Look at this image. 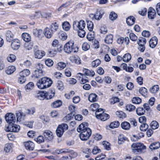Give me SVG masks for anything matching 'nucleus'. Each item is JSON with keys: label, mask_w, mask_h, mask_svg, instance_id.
Here are the masks:
<instances>
[{"label": "nucleus", "mask_w": 160, "mask_h": 160, "mask_svg": "<svg viewBox=\"0 0 160 160\" xmlns=\"http://www.w3.org/2000/svg\"><path fill=\"white\" fill-rule=\"evenodd\" d=\"M77 130L78 132H80L79 135L80 138L83 141L88 140L91 135L92 131L91 129L88 128L83 123L80 124L77 128Z\"/></svg>", "instance_id": "f257e3e1"}, {"label": "nucleus", "mask_w": 160, "mask_h": 160, "mask_svg": "<svg viewBox=\"0 0 160 160\" xmlns=\"http://www.w3.org/2000/svg\"><path fill=\"white\" fill-rule=\"evenodd\" d=\"M52 83V81L51 79L47 77H44L37 82V85L39 88L43 89L49 88Z\"/></svg>", "instance_id": "f03ea898"}, {"label": "nucleus", "mask_w": 160, "mask_h": 160, "mask_svg": "<svg viewBox=\"0 0 160 160\" xmlns=\"http://www.w3.org/2000/svg\"><path fill=\"white\" fill-rule=\"evenodd\" d=\"M64 51L68 54H70L72 52H76L78 51V48L74 46V42L72 41H70L66 43L64 45Z\"/></svg>", "instance_id": "7ed1b4c3"}, {"label": "nucleus", "mask_w": 160, "mask_h": 160, "mask_svg": "<svg viewBox=\"0 0 160 160\" xmlns=\"http://www.w3.org/2000/svg\"><path fill=\"white\" fill-rule=\"evenodd\" d=\"M133 152H141L142 150L145 149L146 147L143 144L136 142L133 143L131 145Z\"/></svg>", "instance_id": "20e7f679"}, {"label": "nucleus", "mask_w": 160, "mask_h": 160, "mask_svg": "<svg viewBox=\"0 0 160 160\" xmlns=\"http://www.w3.org/2000/svg\"><path fill=\"white\" fill-rule=\"evenodd\" d=\"M68 125L65 123H62L59 125L57 128L56 133L57 136L59 137H61L64 132L68 130Z\"/></svg>", "instance_id": "39448f33"}, {"label": "nucleus", "mask_w": 160, "mask_h": 160, "mask_svg": "<svg viewBox=\"0 0 160 160\" xmlns=\"http://www.w3.org/2000/svg\"><path fill=\"white\" fill-rule=\"evenodd\" d=\"M20 128V126L18 125L13 124H10L8 126L5 128V130L7 132H18Z\"/></svg>", "instance_id": "423d86ee"}, {"label": "nucleus", "mask_w": 160, "mask_h": 160, "mask_svg": "<svg viewBox=\"0 0 160 160\" xmlns=\"http://www.w3.org/2000/svg\"><path fill=\"white\" fill-rule=\"evenodd\" d=\"M5 118L7 122L10 124L14 123L16 121L15 115L12 113L7 114L5 116Z\"/></svg>", "instance_id": "0eeeda50"}, {"label": "nucleus", "mask_w": 160, "mask_h": 160, "mask_svg": "<svg viewBox=\"0 0 160 160\" xmlns=\"http://www.w3.org/2000/svg\"><path fill=\"white\" fill-rule=\"evenodd\" d=\"M34 55L35 58L38 59H41L44 56L46 53L44 51L42 50H36L34 49Z\"/></svg>", "instance_id": "6e6552de"}, {"label": "nucleus", "mask_w": 160, "mask_h": 160, "mask_svg": "<svg viewBox=\"0 0 160 160\" xmlns=\"http://www.w3.org/2000/svg\"><path fill=\"white\" fill-rule=\"evenodd\" d=\"M43 135L46 139L48 141H52L53 138V135L52 132L49 130H45L43 133Z\"/></svg>", "instance_id": "1a4fd4ad"}, {"label": "nucleus", "mask_w": 160, "mask_h": 160, "mask_svg": "<svg viewBox=\"0 0 160 160\" xmlns=\"http://www.w3.org/2000/svg\"><path fill=\"white\" fill-rule=\"evenodd\" d=\"M33 33L35 36L38 38L39 39H41L43 37L44 31L43 32L41 29H37L33 30Z\"/></svg>", "instance_id": "9d476101"}, {"label": "nucleus", "mask_w": 160, "mask_h": 160, "mask_svg": "<svg viewBox=\"0 0 160 160\" xmlns=\"http://www.w3.org/2000/svg\"><path fill=\"white\" fill-rule=\"evenodd\" d=\"M20 46V43L19 40L17 39H13L11 44V47L13 50L18 49Z\"/></svg>", "instance_id": "9b49d317"}, {"label": "nucleus", "mask_w": 160, "mask_h": 160, "mask_svg": "<svg viewBox=\"0 0 160 160\" xmlns=\"http://www.w3.org/2000/svg\"><path fill=\"white\" fill-rule=\"evenodd\" d=\"M156 16V13L155 9L152 7L149 8L148 11V18L153 19Z\"/></svg>", "instance_id": "f8f14e48"}, {"label": "nucleus", "mask_w": 160, "mask_h": 160, "mask_svg": "<svg viewBox=\"0 0 160 160\" xmlns=\"http://www.w3.org/2000/svg\"><path fill=\"white\" fill-rule=\"evenodd\" d=\"M24 145L27 149L32 150L34 149V144L31 141H28L24 142Z\"/></svg>", "instance_id": "ddd939ff"}, {"label": "nucleus", "mask_w": 160, "mask_h": 160, "mask_svg": "<svg viewBox=\"0 0 160 160\" xmlns=\"http://www.w3.org/2000/svg\"><path fill=\"white\" fill-rule=\"evenodd\" d=\"M149 46L152 48H155L158 43V39L154 36L149 41Z\"/></svg>", "instance_id": "4468645a"}, {"label": "nucleus", "mask_w": 160, "mask_h": 160, "mask_svg": "<svg viewBox=\"0 0 160 160\" xmlns=\"http://www.w3.org/2000/svg\"><path fill=\"white\" fill-rule=\"evenodd\" d=\"M53 32L48 28H46L44 29V35L46 38H50L53 34Z\"/></svg>", "instance_id": "2eb2a0df"}, {"label": "nucleus", "mask_w": 160, "mask_h": 160, "mask_svg": "<svg viewBox=\"0 0 160 160\" xmlns=\"http://www.w3.org/2000/svg\"><path fill=\"white\" fill-rule=\"evenodd\" d=\"M16 68L14 66H10L6 68L5 70V72L8 75L13 73L16 70Z\"/></svg>", "instance_id": "dca6fc26"}, {"label": "nucleus", "mask_w": 160, "mask_h": 160, "mask_svg": "<svg viewBox=\"0 0 160 160\" xmlns=\"http://www.w3.org/2000/svg\"><path fill=\"white\" fill-rule=\"evenodd\" d=\"M84 75L89 76L93 77L95 75V72L92 70H90L86 68H83L82 70Z\"/></svg>", "instance_id": "f3484780"}, {"label": "nucleus", "mask_w": 160, "mask_h": 160, "mask_svg": "<svg viewBox=\"0 0 160 160\" xmlns=\"http://www.w3.org/2000/svg\"><path fill=\"white\" fill-rule=\"evenodd\" d=\"M13 147V144L11 143H7L5 144L4 150L6 153H9L12 151Z\"/></svg>", "instance_id": "a211bd4d"}, {"label": "nucleus", "mask_w": 160, "mask_h": 160, "mask_svg": "<svg viewBox=\"0 0 160 160\" xmlns=\"http://www.w3.org/2000/svg\"><path fill=\"white\" fill-rule=\"evenodd\" d=\"M32 75L35 78H39L43 75V72L42 70H35Z\"/></svg>", "instance_id": "6ab92c4d"}, {"label": "nucleus", "mask_w": 160, "mask_h": 160, "mask_svg": "<svg viewBox=\"0 0 160 160\" xmlns=\"http://www.w3.org/2000/svg\"><path fill=\"white\" fill-rule=\"evenodd\" d=\"M42 16L41 12L40 11L35 12L34 13L31 15L30 16V18L31 19H37L40 18Z\"/></svg>", "instance_id": "aec40b11"}, {"label": "nucleus", "mask_w": 160, "mask_h": 160, "mask_svg": "<svg viewBox=\"0 0 160 160\" xmlns=\"http://www.w3.org/2000/svg\"><path fill=\"white\" fill-rule=\"evenodd\" d=\"M35 97L36 98L40 100H44L45 99V92L41 91L38 92L36 93L35 94Z\"/></svg>", "instance_id": "412c9836"}, {"label": "nucleus", "mask_w": 160, "mask_h": 160, "mask_svg": "<svg viewBox=\"0 0 160 160\" xmlns=\"http://www.w3.org/2000/svg\"><path fill=\"white\" fill-rule=\"evenodd\" d=\"M77 76L80 78L79 80L80 83L82 84H84L86 82H88V78L86 77L85 78H83L82 77L83 76V74L81 73H78L77 74Z\"/></svg>", "instance_id": "4be33fe9"}, {"label": "nucleus", "mask_w": 160, "mask_h": 160, "mask_svg": "<svg viewBox=\"0 0 160 160\" xmlns=\"http://www.w3.org/2000/svg\"><path fill=\"white\" fill-rule=\"evenodd\" d=\"M88 99L91 102H96L98 99V96L94 93H91L88 96Z\"/></svg>", "instance_id": "5701e85b"}, {"label": "nucleus", "mask_w": 160, "mask_h": 160, "mask_svg": "<svg viewBox=\"0 0 160 160\" xmlns=\"http://www.w3.org/2000/svg\"><path fill=\"white\" fill-rule=\"evenodd\" d=\"M70 60L73 63L77 64H80L81 63V61L80 58L78 56H72L70 57Z\"/></svg>", "instance_id": "b1692460"}, {"label": "nucleus", "mask_w": 160, "mask_h": 160, "mask_svg": "<svg viewBox=\"0 0 160 160\" xmlns=\"http://www.w3.org/2000/svg\"><path fill=\"white\" fill-rule=\"evenodd\" d=\"M45 99L48 100L51 99L54 97L55 92L52 91H50L47 92L45 91Z\"/></svg>", "instance_id": "393cba45"}, {"label": "nucleus", "mask_w": 160, "mask_h": 160, "mask_svg": "<svg viewBox=\"0 0 160 160\" xmlns=\"http://www.w3.org/2000/svg\"><path fill=\"white\" fill-rule=\"evenodd\" d=\"M135 18L132 16H130L128 17L126 19V22L129 26H132L135 23Z\"/></svg>", "instance_id": "a878e982"}, {"label": "nucleus", "mask_w": 160, "mask_h": 160, "mask_svg": "<svg viewBox=\"0 0 160 160\" xmlns=\"http://www.w3.org/2000/svg\"><path fill=\"white\" fill-rule=\"evenodd\" d=\"M62 102L61 101L58 100L53 102L51 104V106L53 108H57L61 106Z\"/></svg>", "instance_id": "bb28decb"}, {"label": "nucleus", "mask_w": 160, "mask_h": 160, "mask_svg": "<svg viewBox=\"0 0 160 160\" xmlns=\"http://www.w3.org/2000/svg\"><path fill=\"white\" fill-rule=\"evenodd\" d=\"M160 147V142H155L151 144L149 146L150 149L151 150H155L158 148Z\"/></svg>", "instance_id": "cd10ccee"}, {"label": "nucleus", "mask_w": 160, "mask_h": 160, "mask_svg": "<svg viewBox=\"0 0 160 160\" xmlns=\"http://www.w3.org/2000/svg\"><path fill=\"white\" fill-rule=\"evenodd\" d=\"M17 121L20 122L24 119L25 116L22 112H19L16 113Z\"/></svg>", "instance_id": "c85d7f7f"}, {"label": "nucleus", "mask_w": 160, "mask_h": 160, "mask_svg": "<svg viewBox=\"0 0 160 160\" xmlns=\"http://www.w3.org/2000/svg\"><path fill=\"white\" fill-rule=\"evenodd\" d=\"M113 36L111 34H108L106 37L104 41L107 44L112 43V42Z\"/></svg>", "instance_id": "c756f323"}, {"label": "nucleus", "mask_w": 160, "mask_h": 160, "mask_svg": "<svg viewBox=\"0 0 160 160\" xmlns=\"http://www.w3.org/2000/svg\"><path fill=\"white\" fill-rule=\"evenodd\" d=\"M6 39L7 41L10 42L13 38V35L11 31H8L7 32L6 34Z\"/></svg>", "instance_id": "7c9ffc66"}, {"label": "nucleus", "mask_w": 160, "mask_h": 160, "mask_svg": "<svg viewBox=\"0 0 160 160\" xmlns=\"http://www.w3.org/2000/svg\"><path fill=\"white\" fill-rule=\"evenodd\" d=\"M22 37L23 39L26 42H29L31 40V36L28 33H23L22 34Z\"/></svg>", "instance_id": "2f4dec72"}, {"label": "nucleus", "mask_w": 160, "mask_h": 160, "mask_svg": "<svg viewBox=\"0 0 160 160\" xmlns=\"http://www.w3.org/2000/svg\"><path fill=\"white\" fill-rule=\"evenodd\" d=\"M59 37L62 41L66 40L68 37L67 34L64 32L60 31L58 33Z\"/></svg>", "instance_id": "473e14b6"}, {"label": "nucleus", "mask_w": 160, "mask_h": 160, "mask_svg": "<svg viewBox=\"0 0 160 160\" xmlns=\"http://www.w3.org/2000/svg\"><path fill=\"white\" fill-rule=\"evenodd\" d=\"M53 32L56 31L58 28V25L56 22L52 23L49 28Z\"/></svg>", "instance_id": "72a5a7b5"}, {"label": "nucleus", "mask_w": 160, "mask_h": 160, "mask_svg": "<svg viewBox=\"0 0 160 160\" xmlns=\"http://www.w3.org/2000/svg\"><path fill=\"white\" fill-rule=\"evenodd\" d=\"M62 25L63 29L66 31H68L70 29L71 25L67 21L64 22L62 23Z\"/></svg>", "instance_id": "f704fd0d"}, {"label": "nucleus", "mask_w": 160, "mask_h": 160, "mask_svg": "<svg viewBox=\"0 0 160 160\" xmlns=\"http://www.w3.org/2000/svg\"><path fill=\"white\" fill-rule=\"evenodd\" d=\"M122 128L126 130H129L130 128V124L128 122H124L121 124Z\"/></svg>", "instance_id": "c9c22d12"}, {"label": "nucleus", "mask_w": 160, "mask_h": 160, "mask_svg": "<svg viewBox=\"0 0 160 160\" xmlns=\"http://www.w3.org/2000/svg\"><path fill=\"white\" fill-rule=\"evenodd\" d=\"M104 14V12L102 11H97L95 14L96 19L98 20H99L102 18Z\"/></svg>", "instance_id": "e433bc0d"}, {"label": "nucleus", "mask_w": 160, "mask_h": 160, "mask_svg": "<svg viewBox=\"0 0 160 160\" xmlns=\"http://www.w3.org/2000/svg\"><path fill=\"white\" fill-rule=\"evenodd\" d=\"M67 153H70L69 157H70V158L71 160L72 158H76L78 155V154L77 152H75L72 150L68 149Z\"/></svg>", "instance_id": "4c0bfd02"}, {"label": "nucleus", "mask_w": 160, "mask_h": 160, "mask_svg": "<svg viewBox=\"0 0 160 160\" xmlns=\"http://www.w3.org/2000/svg\"><path fill=\"white\" fill-rule=\"evenodd\" d=\"M30 73V71L28 69H25L20 72L19 75L23 76L26 77L29 75Z\"/></svg>", "instance_id": "58836bf2"}, {"label": "nucleus", "mask_w": 160, "mask_h": 160, "mask_svg": "<svg viewBox=\"0 0 160 160\" xmlns=\"http://www.w3.org/2000/svg\"><path fill=\"white\" fill-rule=\"evenodd\" d=\"M56 68L58 70L63 69L66 66V64L63 62H60L57 63L56 65Z\"/></svg>", "instance_id": "ea45409f"}, {"label": "nucleus", "mask_w": 160, "mask_h": 160, "mask_svg": "<svg viewBox=\"0 0 160 160\" xmlns=\"http://www.w3.org/2000/svg\"><path fill=\"white\" fill-rule=\"evenodd\" d=\"M71 4L70 2L69 1H67L65 3L62 4L58 8V11H60L63 9L64 8H67L68 6Z\"/></svg>", "instance_id": "a19ab883"}, {"label": "nucleus", "mask_w": 160, "mask_h": 160, "mask_svg": "<svg viewBox=\"0 0 160 160\" xmlns=\"http://www.w3.org/2000/svg\"><path fill=\"white\" fill-rule=\"evenodd\" d=\"M16 56L13 54H10L7 57V60L8 62H14L16 59Z\"/></svg>", "instance_id": "79ce46f5"}, {"label": "nucleus", "mask_w": 160, "mask_h": 160, "mask_svg": "<svg viewBox=\"0 0 160 160\" xmlns=\"http://www.w3.org/2000/svg\"><path fill=\"white\" fill-rule=\"evenodd\" d=\"M131 58V54L129 53L125 54L122 57L123 61L125 62H128L130 60Z\"/></svg>", "instance_id": "37998d69"}, {"label": "nucleus", "mask_w": 160, "mask_h": 160, "mask_svg": "<svg viewBox=\"0 0 160 160\" xmlns=\"http://www.w3.org/2000/svg\"><path fill=\"white\" fill-rule=\"evenodd\" d=\"M127 140V138L124 135L122 134L119 135L118 137V143L121 144Z\"/></svg>", "instance_id": "c03bdc74"}, {"label": "nucleus", "mask_w": 160, "mask_h": 160, "mask_svg": "<svg viewBox=\"0 0 160 160\" xmlns=\"http://www.w3.org/2000/svg\"><path fill=\"white\" fill-rule=\"evenodd\" d=\"M159 88V86L158 85H153L150 88V92L153 93H155L157 92Z\"/></svg>", "instance_id": "a18cd8bd"}, {"label": "nucleus", "mask_w": 160, "mask_h": 160, "mask_svg": "<svg viewBox=\"0 0 160 160\" xmlns=\"http://www.w3.org/2000/svg\"><path fill=\"white\" fill-rule=\"evenodd\" d=\"M87 27L90 31H92L93 28V23L90 21H87Z\"/></svg>", "instance_id": "49530a36"}, {"label": "nucleus", "mask_w": 160, "mask_h": 160, "mask_svg": "<svg viewBox=\"0 0 160 160\" xmlns=\"http://www.w3.org/2000/svg\"><path fill=\"white\" fill-rule=\"evenodd\" d=\"M72 26L74 30L78 31L80 30L79 21L77 20H75L73 22Z\"/></svg>", "instance_id": "de8ad7c7"}, {"label": "nucleus", "mask_w": 160, "mask_h": 160, "mask_svg": "<svg viewBox=\"0 0 160 160\" xmlns=\"http://www.w3.org/2000/svg\"><path fill=\"white\" fill-rule=\"evenodd\" d=\"M136 112L137 114L138 115L140 116L144 113L145 110H144L143 108L138 107L137 108Z\"/></svg>", "instance_id": "09e8293b"}, {"label": "nucleus", "mask_w": 160, "mask_h": 160, "mask_svg": "<svg viewBox=\"0 0 160 160\" xmlns=\"http://www.w3.org/2000/svg\"><path fill=\"white\" fill-rule=\"evenodd\" d=\"M141 135H133L131 137V139L132 140L136 141L138 139H140L141 138L143 137L144 136L143 133H141Z\"/></svg>", "instance_id": "8fccbe9b"}, {"label": "nucleus", "mask_w": 160, "mask_h": 160, "mask_svg": "<svg viewBox=\"0 0 160 160\" xmlns=\"http://www.w3.org/2000/svg\"><path fill=\"white\" fill-rule=\"evenodd\" d=\"M118 15L116 13L114 12H111L109 16V19L112 21H113L116 19L117 18Z\"/></svg>", "instance_id": "3c124183"}, {"label": "nucleus", "mask_w": 160, "mask_h": 160, "mask_svg": "<svg viewBox=\"0 0 160 160\" xmlns=\"http://www.w3.org/2000/svg\"><path fill=\"white\" fill-rule=\"evenodd\" d=\"M87 39L90 41H92L94 38V35L93 32H89L87 36Z\"/></svg>", "instance_id": "603ef678"}, {"label": "nucleus", "mask_w": 160, "mask_h": 160, "mask_svg": "<svg viewBox=\"0 0 160 160\" xmlns=\"http://www.w3.org/2000/svg\"><path fill=\"white\" fill-rule=\"evenodd\" d=\"M159 126L158 122L155 121H152L150 124V126L153 129H156Z\"/></svg>", "instance_id": "864d4df0"}, {"label": "nucleus", "mask_w": 160, "mask_h": 160, "mask_svg": "<svg viewBox=\"0 0 160 160\" xmlns=\"http://www.w3.org/2000/svg\"><path fill=\"white\" fill-rule=\"evenodd\" d=\"M33 44L32 43H26L24 45V49L27 50H29L32 49Z\"/></svg>", "instance_id": "5fc2aeb1"}, {"label": "nucleus", "mask_w": 160, "mask_h": 160, "mask_svg": "<svg viewBox=\"0 0 160 160\" xmlns=\"http://www.w3.org/2000/svg\"><path fill=\"white\" fill-rule=\"evenodd\" d=\"M116 114L118 116L119 118H123L126 117V114L123 112L120 111L116 112Z\"/></svg>", "instance_id": "6e6d98bb"}, {"label": "nucleus", "mask_w": 160, "mask_h": 160, "mask_svg": "<svg viewBox=\"0 0 160 160\" xmlns=\"http://www.w3.org/2000/svg\"><path fill=\"white\" fill-rule=\"evenodd\" d=\"M109 118V115L104 113V112L101 115V116L99 118L101 121H105L107 120Z\"/></svg>", "instance_id": "4d7b16f0"}, {"label": "nucleus", "mask_w": 160, "mask_h": 160, "mask_svg": "<svg viewBox=\"0 0 160 160\" xmlns=\"http://www.w3.org/2000/svg\"><path fill=\"white\" fill-rule=\"evenodd\" d=\"M141 101V99L138 97H134L132 99V102L136 104L140 103Z\"/></svg>", "instance_id": "13d9d810"}, {"label": "nucleus", "mask_w": 160, "mask_h": 160, "mask_svg": "<svg viewBox=\"0 0 160 160\" xmlns=\"http://www.w3.org/2000/svg\"><path fill=\"white\" fill-rule=\"evenodd\" d=\"M99 108V105L97 103H94L92 104L90 106V108L93 111L98 110Z\"/></svg>", "instance_id": "bf43d9fd"}, {"label": "nucleus", "mask_w": 160, "mask_h": 160, "mask_svg": "<svg viewBox=\"0 0 160 160\" xmlns=\"http://www.w3.org/2000/svg\"><path fill=\"white\" fill-rule=\"evenodd\" d=\"M146 39L144 38L141 37L139 38L138 43V45H145L146 43Z\"/></svg>", "instance_id": "052dcab7"}, {"label": "nucleus", "mask_w": 160, "mask_h": 160, "mask_svg": "<svg viewBox=\"0 0 160 160\" xmlns=\"http://www.w3.org/2000/svg\"><path fill=\"white\" fill-rule=\"evenodd\" d=\"M34 139L38 143L43 142L44 141V138L42 136H39L37 138H35Z\"/></svg>", "instance_id": "680f3d73"}, {"label": "nucleus", "mask_w": 160, "mask_h": 160, "mask_svg": "<svg viewBox=\"0 0 160 160\" xmlns=\"http://www.w3.org/2000/svg\"><path fill=\"white\" fill-rule=\"evenodd\" d=\"M45 63L47 66L50 67L53 65L54 62L51 59L48 58L45 61Z\"/></svg>", "instance_id": "e2e57ef3"}, {"label": "nucleus", "mask_w": 160, "mask_h": 160, "mask_svg": "<svg viewBox=\"0 0 160 160\" xmlns=\"http://www.w3.org/2000/svg\"><path fill=\"white\" fill-rule=\"evenodd\" d=\"M148 125L146 123H142L140 127V129L142 131H146L148 128Z\"/></svg>", "instance_id": "0e129e2a"}, {"label": "nucleus", "mask_w": 160, "mask_h": 160, "mask_svg": "<svg viewBox=\"0 0 160 160\" xmlns=\"http://www.w3.org/2000/svg\"><path fill=\"white\" fill-rule=\"evenodd\" d=\"M34 86V84L33 82H30L27 84L25 87L26 89L29 90L32 89Z\"/></svg>", "instance_id": "69168bd1"}, {"label": "nucleus", "mask_w": 160, "mask_h": 160, "mask_svg": "<svg viewBox=\"0 0 160 160\" xmlns=\"http://www.w3.org/2000/svg\"><path fill=\"white\" fill-rule=\"evenodd\" d=\"M100 62L101 61L99 59H97L92 62L91 65L93 67H97L100 63Z\"/></svg>", "instance_id": "338daca9"}, {"label": "nucleus", "mask_w": 160, "mask_h": 160, "mask_svg": "<svg viewBox=\"0 0 160 160\" xmlns=\"http://www.w3.org/2000/svg\"><path fill=\"white\" fill-rule=\"evenodd\" d=\"M119 124V122L118 121H116L111 123L109 126L110 128H113L118 127Z\"/></svg>", "instance_id": "774afa93"}]
</instances>
